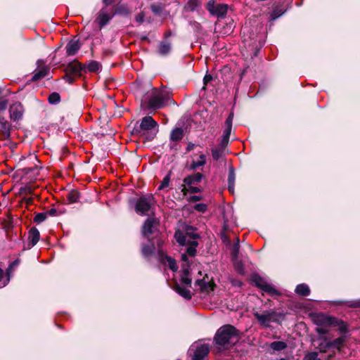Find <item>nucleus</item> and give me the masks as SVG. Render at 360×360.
Masks as SVG:
<instances>
[{
	"mask_svg": "<svg viewBox=\"0 0 360 360\" xmlns=\"http://www.w3.org/2000/svg\"><path fill=\"white\" fill-rule=\"evenodd\" d=\"M199 236L195 232L194 228L191 226H186L185 231L177 230L174 233V238L180 245H191L186 248V252L191 257H194L196 255V247L198 245L196 239Z\"/></svg>",
	"mask_w": 360,
	"mask_h": 360,
	"instance_id": "1",
	"label": "nucleus"
},
{
	"mask_svg": "<svg viewBox=\"0 0 360 360\" xmlns=\"http://www.w3.org/2000/svg\"><path fill=\"white\" fill-rule=\"evenodd\" d=\"M238 331L231 325L220 327L214 338V342L220 346L228 347L238 341Z\"/></svg>",
	"mask_w": 360,
	"mask_h": 360,
	"instance_id": "2",
	"label": "nucleus"
},
{
	"mask_svg": "<svg viewBox=\"0 0 360 360\" xmlns=\"http://www.w3.org/2000/svg\"><path fill=\"white\" fill-rule=\"evenodd\" d=\"M169 96L163 90L152 88L145 96L144 103L149 110H157L162 108L168 101Z\"/></svg>",
	"mask_w": 360,
	"mask_h": 360,
	"instance_id": "3",
	"label": "nucleus"
},
{
	"mask_svg": "<svg viewBox=\"0 0 360 360\" xmlns=\"http://www.w3.org/2000/svg\"><path fill=\"white\" fill-rule=\"evenodd\" d=\"M155 223L156 221L154 218H147L142 226L141 233L148 241H150V240H155L157 246L160 248L162 247L165 243V238L164 236L155 226Z\"/></svg>",
	"mask_w": 360,
	"mask_h": 360,
	"instance_id": "4",
	"label": "nucleus"
},
{
	"mask_svg": "<svg viewBox=\"0 0 360 360\" xmlns=\"http://www.w3.org/2000/svg\"><path fill=\"white\" fill-rule=\"evenodd\" d=\"M158 122L151 116H146L141 119L139 124L135 125L134 131L139 134L146 136L148 141H151L158 131Z\"/></svg>",
	"mask_w": 360,
	"mask_h": 360,
	"instance_id": "5",
	"label": "nucleus"
},
{
	"mask_svg": "<svg viewBox=\"0 0 360 360\" xmlns=\"http://www.w3.org/2000/svg\"><path fill=\"white\" fill-rule=\"evenodd\" d=\"M313 321L316 326L315 331L320 335L328 334L329 328L334 327V325L337 323L336 318L322 313L315 315Z\"/></svg>",
	"mask_w": 360,
	"mask_h": 360,
	"instance_id": "6",
	"label": "nucleus"
},
{
	"mask_svg": "<svg viewBox=\"0 0 360 360\" xmlns=\"http://www.w3.org/2000/svg\"><path fill=\"white\" fill-rule=\"evenodd\" d=\"M155 202V200L152 194L142 195L136 201L135 211L141 216L146 215Z\"/></svg>",
	"mask_w": 360,
	"mask_h": 360,
	"instance_id": "7",
	"label": "nucleus"
},
{
	"mask_svg": "<svg viewBox=\"0 0 360 360\" xmlns=\"http://www.w3.org/2000/svg\"><path fill=\"white\" fill-rule=\"evenodd\" d=\"M255 318L257 320L259 325L265 328L271 326V322L278 323L281 314L277 313L274 309L266 310L263 313L255 311L253 313Z\"/></svg>",
	"mask_w": 360,
	"mask_h": 360,
	"instance_id": "8",
	"label": "nucleus"
},
{
	"mask_svg": "<svg viewBox=\"0 0 360 360\" xmlns=\"http://www.w3.org/2000/svg\"><path fill=\"white\" fill-rule=\"evenodd\" d=\"M255 285L270 295H280L281 293L276 289L274 285L269 283L265 278L257 274H254L251 278Z\"/></svg>",
	"mask_w": 360,
	"mask_h": 360,
	"instance_id": "9",
	"label": "nucleus"
},
{
	"mask_svg": "<svg viewBox=\"0 0 360 360\" xmlns=\"http://www.w3.org/2000/svg\"><path fill=\"white\" fill-rule=\"evenodd\" d=\"M193 352L192 360H203L210 352V347L207 344L192 345L188 352L191 354Z\"/></svg>",
	"mask_w": 360,
	"mask_h": 360,
	"instance_id": "10",
	"label": "nucleus"
},
{
	"mask_svg": "<svg viewBox=\"0 0 360 360\" xmlns=\"http://www.w3.org/2000/svg\"><path fill=\"white\" fill-rule=\"evenodd\" d=\"M114 18V14L109 13L105 7L102 8L96 15L95 22L98 25L100 30L107 25Z\"/></svg>",
	"mask_w": 360,
	"mask_h": 360,
	"instance_id": "11",
	"label": "nucleus"
},
{
	"mask_svg": "<svg viewBox=\"0 0 360 360\" xmlns=\"http://www.w3.org/2000/svg\"><path fill=\"white\" fill-rule=\"evenodd\" d=\"M19 259H16L10 263L6 269V276H5L4 271L0 268V288L6 286L8 283L11 272L13 271L14 268L19 264Z\"/></svg>",
	"mask_w": 360,
	"mask_h": 360,
	"instance_id": "12",
	"label": "nucleus"
},
{
	"mask_svg": "<svg viewBox=\"0 0 360 360\" xmlns=\"http://www.w3.org/2000/svg\"><path fill=\"white\" fill-rule=\"evenodd\" d=\"M66 72L75 77H80L82 72L85 71V65H83L77 60L69 63L66 66Z\"/></svg>",
	"mask_w": 360,
	"mask_h": 360,
	"instance_id": "13",
	"label": "nucleus"
},
{
	"mask_svg": "<svg viewBox=\"0 0 360 360\" xmlns=\"http://www.w3.org/2000/svg\"><path fill=\"white\" fill-rule=\"evenodd\" d=\"M158 250L159 252L162 250V247L158 248L156 244V241L150 240L148 241V244H143L141 246V252L144 257H148L153 255L155 250Z\"/></svg>",
	"mask_w": 360,
	"mask_h": 360,
	"instance_id": "14",
	"label": "nucleus"
},
{
	"mask_svg": "<svg viewBox=\"0 0 360 360\" xmlns=\"http://www.w3.org/2000/svg\"><path fill=\"white\" fill-rule=\"evenodd\" d=\"M159 257L161 262L167 265L168 267L173 271H176L178 269V266L176 264V260L170 256L165 255L163 253L162 250L159 251Z\"/></svg>",
	"mask_w": 360,
	"mask_h": 360,
	"instance_id": "15",
	"label": "nucleus"
},
{
	"mask_svg": "<svg viewBox=\"0 0 360 360\" xmlns=\"http://www.w3.org/2000/svg\"><path fill=\"white\" fill-rule=\"evenodd\" d=\"M81 49V44L78 39H71L65 46L66 54L68 56H74Z\"/></svg>",
	"mask_w": 360,
	"mask_h": 360,
	"instance_id": "16",
	"label": "nucleus"
},
{
	"mask_svg": "<svg viewBox=\"0 0 360 360\" xmlns=\"http://www.w3.org/2000/svg\"><path fill=\"white\" fill-rule=\"evenodd\" d=\"M189 266L186 264H184L182 266L181 271V276H180V282L181 284L184 286H186L187 288L191 287L192 280L190 278V271H189Z\"/></svg>",
	"mask_w": 360,
	"mask_h": 360,
	"instance_id": "17",
	"label": "nucleus"
},
{
	"mask_svg": "<svg viewBox=\"0 0 360 360\" xmlns=\"http://www.w3.org/2000/svg\"><path fill=\"white\" fill-rule=\"evenodd\" d=\"M39 237V230L36 227L31 228L28 232L27 248L30 249L34 247L38 243Z\"/></svg>",
	"mask_w": 360,
	"mask_h": 360,
	"instance_id": "18",
	"label": "nucleus"
},
{
	"mask_svg": "<svg viewBox=\"0 0 360 360\" xmlns=\"http://www.w3.org/2000/svg\"><path fill=\"white\" fill-rule=\"evenodd\" d=\"M203 178L204 175L202 174L196 172L185 177L183 181L186 186H191V185L200 183Z\"/></svg>",
	"mask_w": 360,
	"mask_h": 360,
	"instance_id": "19",
	"label": "nucleus"
},
{
	"mask_svg": "<svg viewBox=\"0 0 360 360\" xmlns=\"http://www.w3.org/2000/svg\"><path fill=\"white\" fill-rule=\"evenodd\" d=\"M233 112H231L226 118L224 123V129L223 131L222 137L230 139V135L232 129L233 120Z\"/></svg>",
	"mask_w": 360,
	"mask_h": 360,
	"instance_id": "20",
	"label": "nucleus"
},
{
	"mask_svg": "<svg viewBox=\"0 0 360 360\" xmlns=\"http://www.w3.org/2000/svg\"><path fill=\"white\" fill-rule=\"evenodd\" d=\"M11 117L14 121L20 120L22 117V107L20 103L15 104L11 107Z\"/></svg>",
	"mask_w": 360,
	"mask_h": 360,
	"instance_id": "21",
	"label": "nucleus"
},
{
	"mask_svg": "<svg viewBox=\"0 0 360 360\" xmlns=\"http://www.w3.org/2000/svg\"><path fill=\"white\" fill-rule=\"evenodd\" d=\"M0 131L4 139H7L11 136V124L4 117H0Z\"/></svg>",
	"mask_w": 360,
	"mask_h": 360,
	"instance_id": "22",
	"label": "nucleus"
},
{
	"mask_svg": "<svg viewBox=\"0 0 360 360\" xmlns=\"http://www.w3.org/2000/svg\"><path fill=\"white\" fill-rule=\"evenodd\" d=\"M172 51V43L167 39H165L160 42L158 48V53L161 56H167Z\"/></svg>",
	"mask_w": 360,
	"mask_h": 360,
	"instance_id": "23",
	"label": "nucleus"
},
{
	"mask_svg": "<svg viewBox=\"0 0 360 360\" xmlns=\"http://www.w3.org/2000/svg\"><path fill=\"white\" fill-rule=\"evenodd\" d=\"M201 8L200 0H188L185 4L184 9L190 12L198 11Z\"/></svg>",
	"mask_w": 360,
	"mask_h": 360,
	"instance_id": "24",
	"label": "nucleus"
},
{
	"mask_svg": "<svg viewBox=\"0 0 360 360\" xmlns=\"http://www.w3.org/2000/svg\"><path fill=\"white\" fill-rule=\"evenodd\" d=\"M236 181L235 169L233 167H229L228 174V189L231 193L234 192Z\"/></svg>",
	"mask_w": 360,
	"mask_h": 360,
	"instance_id": "25",
	"label": "nucleus"
},
{
	"mask_svg": "<svg viewBox=\"0 0 360 360\" xmlns=\"http://www.w3.org/2000/svg\"><path fill=\"white\" fill-rule=\"evenodd\" d=\"M195 285L199 286L202 292H209L214 290V284L205 281V279H198L195 281Z\"/></svg>",
	"mask_w": 360,
	"mask_h": 360,
	"instance_id": "26",
	"label": "nucleus"
},
{
	"mask_svg": "<svg viewBox=\"0 0 360 360\" xmlns=\"http://www.w3.org/2000/svg\"><path fill=\"white\" fill-rule=\"evenodd\" d=\"M188 288L186 286H181L179 284H176L175 285L174 290L175 291L180 295L181 297L185 298L186 300L191 299V293Z\"/></svg>",
	"mask_w": 360,
	"mask_h": 360,
	"instance_id": "27",
	"label": "nucleus"
},
{
	"mask_svg": "<svg viewBox=\"0 0 360 360\" xmlns=\"http://www.w3.org/2000/svg\"><path fill=\"white\" fill-rule=\"evenodd\" d=\"M228 11V6L226 4H217L215 10L212 15L217 16L218 18H223L226 15Z\"/></svg>",
	"mask_w": 360,
	"mask_h": 360,
	"instance_id": "28",
	"label": "nucleus"
},
{
	"mask_svg": "<svg viewBox=\"0 0 360 360\" xmlns=\"http://www.w3.org/2000/svg\"><path fill=\"white\" fill-rule=\"evenodd\" d=\"M319 339L320 340H322V342H320L319 346H318V349L319 350V352L325 353L328 349H331L330 344V340H328V339L326 337H325L323 335H321Z\"/></svg>",
	"mask_w": 360,
	"mask_h": 360,
	"instance_id": "29",
	"label": "nucleus"
},
{
	"mask_svg": "<svg viewBox=\"0 0 360 360\" xmlns=\"http://www.w3.org/2000/svg\"><path fill=\"white\" fill-rule=\"evenodd\" d=\"M206 164V156L204 154H200L199 156V160L198 161H192L188 169L189 170H195L197 168L204 166Z\"/></svg>",
	"mask_w": 360,
	"mask_h": 360,
	"instance_id": "30",
	"label": "nucleus"
},
{
	"mask_svg": "<svg viewBox=\"0 0 360 360\" xmlns=\"http://www.w3.org/2000/svg\"><path fill=\"white\" fill-rule=\"evenodd\" d=\"M184 136V131L180 127H176L170 134V140L172 141H179L182 139Z\"/></svg>",
	"mask_w": 360,
	"mask_h": 360,
	"instance_id": "31",
	"label": "nucleus"
},
{
	"mask_svg": "<svg viewBox=\"0 0 360 360\" xmlns=\"http://www.w3.org/2000/svg\"><path fill=\"white\" fill-rule=\"evenodd\" d=\"M295 291L297 295L304 297L310 294V289L309 286L305 283H301L297 285L296 286Z\"/></svg>",
	"mask_w": 360,
	"mask_h": 360,
	"instance_id": "32",
	"label": "nucleus"
},
{
	"mask_svg": "<svg viewBox=\"0 0 360 360\" xmlns=\"http://www.w3.org/2000/svg\"><path fill=\"white\" fill-rule=\"evenodd\" d=\"M49 73V69L47 68H43L37 71H36L32 75V81H38L44 77H45Z\"/></svg>",
	"mask_w": 360,
	"mask_h": 360,
	"instance_id": "33",
	"label": "nucleus"
},
{
	"mask_svg": "<svg viewBox=\"0 0 360 360\" xmlns=\"http://www.w3.org/2000/svg\"><path fill=\"white\" fill-rule=\"evenodd\" d=\"M345 342V336L339 337L332 341H330V347H331V349L335 348L337 350L340 351Z\"/></svg>",
	"mask_w": 360,
	"mask_h": 360,
	"instance_id": "34",
	"label": "nucleus"
},
{
	"mask_svg": "<svg viewBox=\"0 0 360 360\" xmlns=\"http://www.w3.org/2000/svg\"><path fill=\"white\" fill-rule=\"evenodd\" d=\"M131 11L125 5H120L118 6L114 12V16L115 15H123L128 16L131 13Z\"/></svg>",
	"mask_w": 360,
	"mask_h": 360,
	"instance_id": "35",
	"label": "nucleus"
},
{
	"mask_svg": "<svg viewBox=\"0 0 360 360\" xmlns=\"http://www.w3.org/2000/svg\"><path fill=\"white\" fill-rule=\"evenodd\" d=\"M101 65L98 62L95 60L90 61L86 66H85V71L84 72H96L101 69Z\"/></svg>",
	"mask_w": 360,
	"mask_h": 360,
	"instance_id": "36",
	"label": "nucleus"
},
{
	"mask_svg": "<svg viewBox=\"0 0 360 360\" xmlns=\"http://www.w3.org/2000/svg\"><path fill=\"white\" fill-rule=\"evenodd\" d=\"M288 345L286 342L283 341H274L270 344V348L274 351H282L287 348Z\"/></svg>",
	"mask_w": 360,
	"mask_h": 360,
	"instance_id": "37",
	"label": "nucleus"
},
{
	"mask_svg": "<svg viewBox=\"0 0 360 360\" xmlns=\"http://www.w3.org/2000/svg\"><path fill=\"white\" fill-rule=\"evenodd\" d=\"M80 193L77 190H72L67 195V199L70 203H75L78 202Z\"/></svg>",
	"mask_w": 360,
	"mask_h": 360,
	"instance_id": "38",
	"label": "nucleus"
},
{
	"mask_svg": "<svg viewBox=\"0 0 360 360\" xmlns=\"http://www.w3.org/2000/svg\"><path fill=\"white\" fill-rule=\"evenodd\" d=\"M232 262L233 263L234 269L235 270L240 274L244 275L245 271V267L243 266V262L238 259V258L236 259H231Z\"/></svg>",
	"mask_w": 360,
	"mask_h": 360,
	"instance_id": "39",
	"label": "nucleus"
},
{
	"mask_svg": "<svg viewBox=\"0 0 360 360\" xmlns=\"http://www.w3.org/2000/svg\"><path fill=\"white\" fill-rule=\"evenodd\" d=\"M336 322L337 323L334 325V327L337 326L342 336H345V335H346L348 332L347 325L343 321L339 320L338 319H336Z\"/></svg>",
	"mask_w": 360,
	"mask_h": 360,
	"instance_id": "40",
	"label": "nucleus"
},
{
	"mask_svg": "<svg viewBox=\"0 0 360 360\" xmlns=\"http://www.w3.org/2000/svg\"><path fill=\"white\" fill-rule=\"evenodd\" d=\"M150 9L155 15H160L163 11L164 6L161 3H155L150 5Z\"/></svg>",
	"mask_w": 360,
	"mask_h": 360,
	"instance_id": "41",
	"label": "nucleus"
},
{
	"mask_svg": "<svg viewBox=\"0 0 360 360\" xmlns=\"http://www.w3.org/2000/svg\"><path fill=\"white\" fill-rule=\"evenodd\" d=\"M224 154V150L217 146L212 149V155L214 160H219Z\"/></svg>",
	"mask_w": 360,
	"mask_h": 360,
	"instance_id": "42",
	"label": "nucleus"
},
{
	"mask_svg": "<svg viewBox=\"0 0 360 360\" xmlns=\"http://www.w3.org/2000/svg\"><path fill=\"white\" fill-rule=\"evenodd\" d=\"M240 250L239 239H236V242L233 245L231 250V259L238 258Z\"/></svg>",
	"mask_w": 360,
	"mask_h": 360,
	"instance_id": "43",
	"label": "nucleus"
},
{
	"mask_svg": "<svg viewBox=\"0 0 360 360\" xmlns=\"http://www.w3.org/2000/svg\"><path fill=\"white\" fill-rule=\"evenodd\" d=\"M170 174L171 172H169L162 179L160 186H158V190L161 191L167 188L170 182Z\"/></svg>",
	"mask_w": 360,
	"mask_h": 360,
	"instance_id": "44",
	"label": "nucleus"
},
{
	"mask_svg": "<svg viewBox=\"0 0 360 360\" xmlns=\"http://www.w3.org/2000/svg\"><path fill=\"white\" fill-rule=\"evenodd\" d=\"M48 100L50 104L55 105L60 102V96L59 94L53 92L49 95Z\"/></svg>",
	"mask_w": 360,
	"mask_h": 360,
	"instance_id": "45",
	"label": "nucleus"
},
{
	"mask_svg": "<svg viewBox=\"0 0 360 360\" xmlns=\"http://www.w3.org/2000/svg\"><path fill=\"white\" fill-rule=\"evenodd\" d=\"M285 13L284 11L278 8H275L271 13V20H275Z\"/></svg>",
	"mask_w": 360,
	"mask_h": 360,
	"instance_id": "46",
	"label": "nucleus"
},
{
	"mask_svg": "<svg viewBox=\"0 0 360 360\" xmlns=\"http://www.w3.org/2000/svg\"><path fill=\"white\" fill-rule=\"evenodd\" d=\"M188 188L186 189L185 187L182 188V191L186 194V191H188L191 193H201L202 189L197 186H193V185H191V186H188Z\"/></svg>",
	"mask_w": 360,
	"mask_h": 360,
	"instance_id": "47",
	"label": "nucleus"
},
{
	"mask_svg": "<svg viewBox=\"0 0 360 360\" xmlns=\"http://www.w3.org/2000/svg\"><path fill=\"white\" fill-rule=\"evenodd\" d=\"M46 212L37 213L34 218V221L37 223H41L46 220Z\"/></svg>",
	"mask_w": 360,
	"mask_h": 360,
	"instance_id": "48",
	"label": "nucleus"
},
{
	"mask_svg": "<svg viewBox=\"0 0 360 360\" xmlns=\"http://www.w3.org/2000/svg\"><path fill=\"white\" fill-rule=\"evenodd\" d=\"M32 193V188L30 186L25 185L23 186H21L19 189V193L20 194H30Z\"/></svg>",
	"mask_w": 360,
	"mask_h": 360,
	"instance_id": "49",
	"label": "nucleus"
},
{
	"mask_svg": "<svg viewBox=\"0 0 360 360\" xmlns=\"http://www.w3.org/2000/svg\"><path fill=\"white\" fill-rule=\"evenodd\" d=\"M306 360H321L318 358V352H309L306 354Z\"/></svg>",
	"mask_w": 360,
	"mask_h": 360,
	"instance_id": "50",
	"label": "nucleus"
},
{
	"mask_svg": "<svg viewBox=\"0 0 360 360\" xmlns=\"http://www.w3.org/2000/svg\"><path fill=\"white\" fill-rule=\"evenodd\" d=\"M194 209L200 212H205L207 209V205L205 203H198L195 205Z\"/></svg>",
	"mask_w": 360,
	"mask_h": 360,
	"instance_id": "51",
	"label": "nucleus"
},
{
	"mask_svg": "<svg viewBox=\"0 0 360 360\" xmlns=\"http://www.w3.org/2000/svg\"><path fill=\"white\" fill-rule=\"evenodd\" d=\"M217 4H215L214 0H210L207 4V9L212 15L214 11L215 10Z\"/></svg>",
	"mask_w": 360,
	"mask_h": 360,
	"instance_id": "52",
	"label": "nucleus"
},
{
	"mask_svg": "<svg viewBox=\"0 0 360 360\" xmlns=\"http://www.w3.org/2000/svg\"><path fill=\"white\" fill-rule=\"evenodd\" d=\"M229 142V139L222 137L219 144L217 146L218 148L223 149L225 150L226 147L227 146Z\"/></svg>",
	"mask_w": 360,
	"mask_h": 360,
	"instance_id": "53",
	"label": "nucleus"
},
{
	"mask_svg": "<svg viewBox=\"0 0 360 360\" xmlns=\"http://www.w3.org/2000/svg\"><path fill=\"white\" fill-rule=\"evenodd\" d=\"M144 19H145V13L143 12H141L139 13H138L136 17H135V20L137 22L139 23H142L144 21Z\"/></svg>",
	"mask_w": 360,
	"mask_h": 360,
	"instance_id": "54",
	"label": "nucleus"
},
{
	"mask_svg": "<svg viewBox=\"0 0 360 360\" xmlns=\"http://www.w3.org/2000/svg\"><path fill=\"white\" fill-rule=\"evenodd\" d=\"M187 255H188L186 252L181 254V260H182L181 266H184V264H186V265L187 264L190 267V264L188 260Z\"/></svg>",
	"mask_w": 360,
	"mask_h": 360,
	"instance_id": "55",
	"label": "nucleus"
},
{
	"mask_svg": "<svg viewBox=\"0 0 360 360\" xmlns=\"http://www.w3.org/2000/svg\"><path fill=\"white\" fill-rule=\"evenodd\" d=\"M212 79V76L210 74H206L203 78L204 87Z\"/></svg>",
	"mask_w": 360,
	"mask_h": 360,
	"instance_id": "56",
	"label": "nucleus"
},
{
	"mask_svg": "<svg viewBox=\"0 0 360 360\" xmlns=\"http://www.w3.org/2000/svg\"><path fill=\"white\" fill-rule=\"evenodd\" d=\"M73 75H70V74H68V72H66V75H65L64 77V79L65 80L69 83V84H72L75 81V78L72 77Z\"/></svg>",
	"mask_w": 360,
	"mask_h": 360,
	"instance_id": "57",
	"label": "nucleus"
},
{
	"mask_svg": "<svg viewBox=\"0 0 360 360\" xmlns=\"http://www.w3.org/2000/svg\"><path fill=\"white\" fill-rule=\"evenodd\" d=\"M46 216L49 215L51 217H54L58 214V211L56 208H51V209L49 210L47 212H46Z\"/></svg>",
	"mask_w": 360,
	"mask_h": 360,
	"instance_id": "58",
	"label": "nucleus"
},
{
	"mask_svg": "<svg viewBox=\"0 0 360 360\" xmlns=\"http://www.w3.org/2000/svg\"><path fill=\"white\" fill-rule=\"evenodd\" d=\"M8 105V101L4 100L0 102V112L4 111Z\"/></svg>",
	"mask_w": 360,
	"mask_h": 360,
	"instance_id": "59",
	"label": "nucleus"
},
{
	"mask_svg": "<svg viewBox=\"0 0 360 360\" xmlns=\"http://www.w3.org/2000/svg\"><path fill=\"white\" fill-rule=\"evenodd\" d=\"M202 199V197L200 195H191L189 198L190 202H197Z\"/></svg>",
	"mask_w": 360,
	"mask_h": 360,
	"instance_id": "60",
	"label": "nucleus"
},
{
	"mask_svg": "<svg viewBox=\"0 0 360 360\" xmlns=\"http://www.w3.org/2000/svg\"><path fill=\"white\" fill-rule=\"evenodd\" d=\"M195 145L193 143H188V144L187 145V147H186V151L187 152H189L192 150H193V148H195Z\"/></svg>",
	"mask_w": 360,
	"mask_h": 360,
	"instance_id": "61",
	"label": "nucleus"
},
{
	"mask_svg": "<svg viewBox=\"0 0 360 360\" xmlns=\"http://www.w3.org/2000/svg\"><path fill=\"white\" fill-rule=\"evenodd\" d=\"M102 1H103V3L107 6L111 5L113 2V0H102Z\"/></svg>",
	"mask_w": 360,
	"mask_h": 360,
	"instance_id": "62",
	"label": "nucleus"
},
{
	"mask_svg": "<svg viewBox=\"0 0 360 360\" xmlns=\"http://www.w3.org/2000/svg\"><path fill=\"white\" fill-rule=\"evenodd\" d=\"M170 36H171V32H167V33L165 34V39H167L169 37H170Z\"/></svg>",
	"mask_w": 360,
	"mask_h": 360,
	"instance_id": "63",
	"label": "nucleus"
},
{
	"mask_svg": "<svg viewBox=\"0 0 360 360\" xmlns=\"http://www.w3.org/2000/svg\"><path fill=\"white\" fill-rule=\"evenodd\" d=\"M141 39L142 40H147V39H148V37H147V36H143V37H141Z\"/></svg>",
	"mask_w": 360,
	"mask_h": 360,
	"instance_id": "64",
	"label": "nucleus"
}]
</instances>
